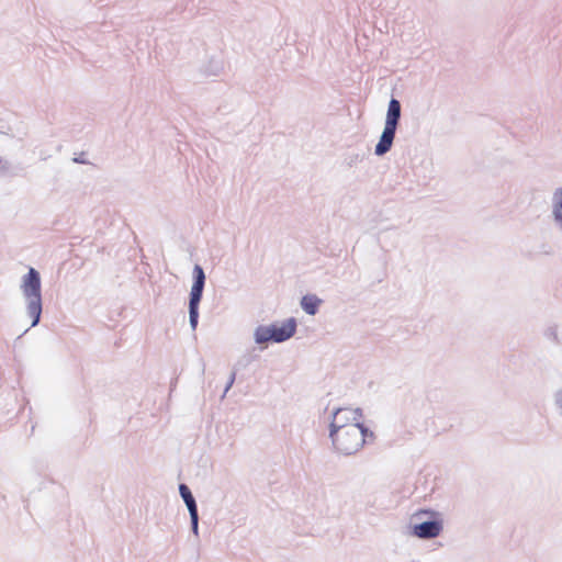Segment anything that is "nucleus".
Here are the masks:
<instances>
[{
	"instance_id": "nucleus-9",
	"label": "nucleus",
	"mask_w": 562,
	"mask_h": 562,
	"mask_svg": "<svg viewBox=\"0 0 562 562\" xmlns=\"http://www.w3.org/2000/svg\"><path fill=\"white\" fill-rule=\"evenodd\" d=\"M400 115H401V104L397 100L392 99L389 104L385 125L396 127Z\"/></svg>"
},
{
	"instance_id": "nucleus-3",
	"label": "nucleus",
	"mask_w": 562,
	"mask_h": 562,
	"mask_svg": "<svg viewBox=\"0 0 562 562\" xmlns=\"http://www.w3.org/2000/svg\"><path fill=\"white\" fill-rule=\"evenodd\" d=\"M296 330V322L294 318H289L281 324H272L270 326H259L255 331V338L258 344H263L269 340L276 342L284 341L291 338Z\"/></svg>"
},
{
	"instance_id": "nucleus-11",
	"label": "nucleus",
	"mask_w": 562,
	"mask_h": 562,
	"mask_svg": "<svg viewBox=\"0 0 562 562\" xmlns=\"http://www.w3.org/2000/svg\"><path fill=\"white\" fill-rule=\"evenodd\" d=\"M554 215L557 221L562 225V189L557 193Z\"/></svg>"
},
{
	"instance_id": "nucleus-2",
	"label": "nucleus",
	"mask_w": 562,
	"mask_h": 562,
	"mask_svg": "<svg viewBox=\"0 0 562 562\" xmlns=\"http://www.w3.org/2000/svg\"><path fill=\"white\" fill-rule=\"evenodd\" d=\"M22 290L29 300L27 313L33 318L32 326H35L42 313L41 300V279L38 272L34 268H30L29 273L24 277Z\"/></svg>"
},
{
	"instance_id": "nucleus-1",
	"label": "nucleus",
	"mask_w": 562,
	"mask_h": 562,
	"mask_svg": "<svg viewBox=\"0 0 562 562\" xmlns=\"http://www.w3.org/2000/svg\"><path fill=\"white\" fill-rule=\"evenodd\" d=\"M367 428L351 425L346 429L330 430L335 448L345 454L357 452L366 442Z\"/></svg>"
},
{
	"instance_id": "nucleus-12",
	"label": "nucleus",
	"mask_w": 562,
	"mask_h": 562,
	"mask_svg": "<svg viewBox=\"0 0 562 562\" xmlns=\"http://www.w3.org/2000/svg\"><path fill=\"white\" fill-rule=\"evenodd\" d=\"M420 515H429L430 517L437 516V514L431 510H419L415 514V516H420Z\"/></svg>"
},
{
	"instance_id": "nucleus-7",
	"label": "nucleus",
	"mask_w": 562,
	"mask_h": 562,
	"mask_svg": "<svg viewBox=\"0 0 562 562\" xmlns=\"http://www.w3.org/2000/svg\"><path fill=\"white\" fill-rule=\"evenodd\" d=\"M179 491H180V494L190 512L193 529H194V531H196L198 530V509H196L195 501L191 494V491L189 490V487L187 485L181 484L179 486Z\"/></svg>"
},
{
	"instance_id": "nucleus-10",
	"label": "nucleus",
	"mask_w": 562,
	"mask_h": 562,
	"mask_svg": "<svg viewBox=\"0 0 562 562\" xmlns=\"http://www.w3.org/2000/svg\"><path fill=\"white\" fill-rule=\"evenodd\" d=\"M321 304V300L315 295H305L301 301L302 308L311 315H314L317 312V308Z\"/></svg>"
},
{
	"instance_id": "nucleus-5",
	"label": "nucleus",
	"mask_w": 562,
	"mask_h": 562,
	"mask_svg": "<svg viewBox=\"0 0 562 562\" xmlns=\"http://www.w3.org/2000/svg\"><path fill=\"white\" fill-rule=\"evenodd\" d=\"M351 425L363 426V415L358 408H339L336 411L331 422V430L346 429Z\"/></svg>"
},
{
	"instance_id": "nucleus-8",
	"label": "nucleus",
	"mask_w": 562,
	"mask_h": 562,
	"mask_svg": "<svg viewBox=\"0 0 562 562\" xmlns=\"http://www.w3.org/2000/svg\"><path fill=\"white\" fill-rule=\"evenodd\" d=\"M395 130H396V127H394V126L385 125L384 131L381 135L380 142L375 146L376 155H383L390 150L393 139H394Z\"/></svg>"
},
{
	"instance_id": "nucleus-6",
	"label": "nucleus",
	"mask_w": 562,
	"mask_h": 562,
	"mask_svg": "<svg viewBox=\"0 0 562 562\" xmlns=\"http://www.w3.org/2000/svg\"><path fill=\"white\" fill-rule=\"evenodd\" d=\"M442 531L441 520L425 521L413 527V533L422 539L436 538Z\"/></svg>"
},
{
	"instance_id": "nucleus-4",
	"label": "nucleus",
	"mask_w": 562,
	"mask_h": 562,
	"mask_svg": "<svg viewBox=\"0 0 562 562\" xmlns=\"http://www.w3.org/2000/svg\"><path fill=\"white\" fill-rule=\"evenodd\" d=\"M193 274H194V283L191 288V293H190L189 314H190V324H191L192 328L195 329V327L198 325V317H199V312H198L199 303L201 301V296H202V292H203V288H204L205 276H204L203 269L199 265H195V267L193 269Z\"/></svg>"
}]
</instances>
